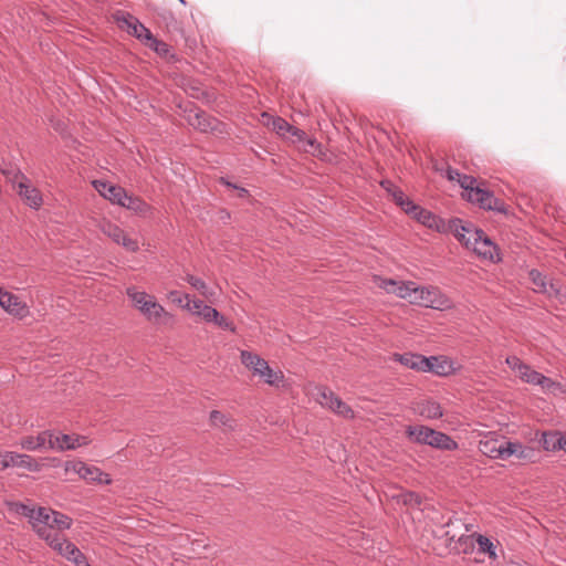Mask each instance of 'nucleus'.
Returning a JSON list of instances; mask_svg holds the SVG:
<instances>
[{
	"label": "nucleus",
	"instance_id": "obj_36",
	"mask_svg": "<svg viewBox=\"0 0 566 566\" xmlns=\"http://www.w3.org/2000/svg\"><path fill=\"white\" fill-rule=\"evenodd\" d=\"M476 543L479 545L480 552L488 554L490 558H493V559L496 558V552H495L496 546L493 544V542L489 537H486L482 534H478Z\"/></svg>",
	"mask_w": 566,
	"mask_h": 566
},
{
	"label": "nucleus",
	"instance_id": "obj_24",
	"mask_svg": "<svg viewBox=\"0 0 566 566\" xmlns=\"http://www.w3.org/2000/svg\"><path fill=\"white\" fill-rule=\"evenodd\" d=\"M241 363L252 371L253 376L259 374V370L263 369L268 365V361L249 350H241L240 353Z\"/></svg>",
	"mask_w": 566,
	"mask_h": 566
},
{
	"label": "nucleus",
	"instance_id": "obj_49",
	"mask_svg": "<svg viewBox=\"0 0 566 566\" xmlns=\"http://www.w3.org/2000/svg\"><path fill=\"white\" fill-rule=\"evenodd\" d=\"M218 310L214 307L207 305L202 308L201 312H198V316H200L206 323H212L213 318L218 315Z\"/></svg>",
	"mask_w": 566,
	"mask_h": 566
},
{
	"label": "nucleus",
	"instance_id": "obj_46",
	"mask_svg": "<svg viewBox=\"0 0 566 566\" xmlns=\"http://www.w3.org/2000/svg\"><path fill=\"white\" fill-rule=\"evenodd\" d=\"M505 361L518 376L523 370L527 369V364L523 363L517 356H509Z\"/></svg>",
	"mask_w": 566,
	"mask_h": 566
},
{
	"label": "nucleus",
	"instance_id": "obj_50",
	"mask_svg": "<svg viewBox=\"0 0 566 566\" xmlns=\"http://www.w3.org/2000/svg\"><path fill=\"white\" fill-rule=\"evenodd\" d=\"M289 135L294 138L293 143H302L306 138V133L295 126H292Z\"/></svg>",
	"mask_w": 566,
	"mask_h": 566
},
{
	"label": "nucleus",
	"instance_id": "obj_25",
	"mask_svg": "<svg viewBox=\"0 0 566 566\" xmlns=\"http://www.w3.org/2000/svg\"><path fill=\"white\" fill-rule=\"evenodd\" d=\"M265 384L272 387H284V374L280 369H273L268 364L263 367V369L259 370V374L256 375Z\"/></svg>",
	"mask_w": 566,
	"mask_h": 566
},
{
	"label": "nucleus",
	"instance_id": "obj_21",
	"mask_svg": "<svg viewBox=\"0 0 566 566\" xmlns=\"http://www.w3.org/2000/svg\"><path fill=\"white\" fill-rule=\"evenodd\" d=\"M512 455L520 460L533 462L536 451L534 448L524 446L520 442L506 441V459Z\"/></svg>",
	"mask_w": 566,
	"mask_h": 566
},
{
	"label": "nucleus",
	"instance_id": "obj_9",
	"mask_svg": "<svg viewBox=\"0 0 566 566\" xmlns=\"http://www.w3.org/2000/svg\"><path fill=\"white\" fill-rule=\"evenodd\" d=\"M379 286L387 293L407 300L410 304L417 289V284L412 281H395L391 279L381 280Z\"/></svg>",
	"mask_w": 566,
	"mask_h": 566
},
{
	"label": "nucleus",
	"instance_id": "obj_41",
	"mask_svg": "<svg viewBox=\"0 0 566 566\" xmlns=\"http://www.w3.org/2000/svg\"><path fill=\"white\" fill-rule=\"evenodd\" d=\"M292 126L287 120H285L282 117H275L272 119V128L273 130L282 136L285 137L287 134H290Z\"/></svg>",
	"mask_w": 566,
	"mask_h": 566
},
{
	"label": "nucleus",
	"instance_id": "obj_19",
	"mask_svg": "<svg viewBox=\"0 0 566 566\" xmlns=\"http://www.w3.org/2000/svg\"><path fill=\"white\" fill-rule=\"evenodd\" d=\"M188 123L196 129L203 133L216 130L219 124L216 118L207 115L205 112H196L193 114H189Z\"/></svg>",
	"mask_w": 566,
	"mask_h": 566
},
{
	"label": "nucleus",
	"instance_id": "obj_13",
	"mask_svg": "<svg viewBox=\"0 0 566 566\" xmlns=\"http://www.w3.org/2000/svg\"><path fill=\"white\" fill-rule=\"evenodd\" d=\"M408 214H411L413 218H416L420 223L423 226L434 229L438 232H444L446 231V221L432 212L419 207L416 205V209H412L409 211Z\"/></svg>",
	"mask_w": 566,
	"mask_h": 566
},
{
	"label": "nucleus",
	"instance_id": "obj_1",
	"mask_svg": "<svg viewBox=\"0 0 566 566\" xmlns=\"http://www.w3.org/2000/svg\"><path fill=\"white\" fill-rule=\"evenodd\" d=\"M72 518L67 515L48 507H38V514L32 524L36 534L48 544L59 536L62 531L69 530Z\"/></svg>",
	"mask_w": 566,
	"mask_h": 566
},
{
	"label": "nucleus",
	"instance_id": "obj_40",
	"mask_svg": "<svg viewBox=\"0 0 566 566\" xmlns=\"http://www.w3.org/2000/svg\"><path fill=\"white\" fill-rule=\"evenodd\" d=\"M186 303L182 305L191 315L198 316V312H201L206 306L205 302L199 298H191L189 294H185Z\"/></svg>",
	"mask_w": 566,
	"mask_h": 566
},
{
	"label": "nucleus",
	"instance_id": "obj_17",
	"mask_svg": "<svg viewBox=\"0 0 566 566\" xmlns=\"http://www.w3.org/2000/svg\"><path fill=\"white\" fill-rule=\"evenodd\" d=\"M149 322L153 323H163L166 318H171V314H169L161 304H159L156 298L153 296L139 311Z\"/></svg>",
	"mask_w": 566,
	"mask_h": 566
},
{
	"label": "nucleus",
	"instance_id": "obj_48",
	"mask_svg": "<svg viewBox=\"0 0 566 566\" xmlns=\"http://www.w3.org/2000/svg\"><path fill=\"white\" fill-rule=\"evenodd\" d=\"M118 244L129 252H137L139 249L137 240L129 238L126 233L123 234Z\"/></svg>",
	"mask_w": 566,
	"mask_h": 566
},
{
	"label": "nucleus",
	"instance_id": "obj_18",
	"mask_svg": "<svg viewBox=\"0 0 566 566\" xmlns=\"http://www.w3.org/2000/svg\"><path fill=\"white\" fill-rule=\"evenodd\" d=\"M479 450L491 459L506 460V441L492 439L480 441Z\"/></svg>",
	"mask_w": 566,
	"mask_h": 566
},
{
	"label": "nucleus",
	"instance_id": "obj_26",
	"mask_svg": "<svg viewBox=\"0 0 566 566\" xmlns=\"http://www.w3.org/2000/svg\"><path fill=\"white\" fill-rule=\"evenodd\" d=\"M10 467L23 468L31 472H38L41 465L29 454L11 452Z\"/></svg>",
	"mask_w": 566,
	"mask_h": 566
},
{
	"label": "nucleus",
	"instance_id": "obj_51",
	"mask_svg": "<svg viewBox=\"0 0 566 566\" xmlns=\"http://www.w3.org/2000/svg\"><path fill=\"white\" fill-rule=\"evenodd\" d=\"M461 172L458 169H454L450 166L444 170V177L450 181L459 182V178L461 177Z\"/></svg>",
	"mask_w": 566,
	"mask_h": 566
},
{
	"label": "nucleus",
	"instance_id": "obj_47",
	"mask_svg": "<svg viewBox=\"0 0 566 566\" xmlns=\"http://www.w3.org/2000/svg\"><path fill=\"white\" fill-rule=\"evenodd\" d=\"M212 323L222 329L230 331L231 333H235L237 331L235 325L228 321L220 312H218V315L213 318Z\"/></svg>",
	"mask_w": 566,
	"mask_h": 566
},
{
	"label": "nucleus",
	"instance_id": "obj_43",
	"mask_svg": "<svg viewBox=\"0 0 566 566\" xmlns=\"http://www.w3.org/2000/svg\"><path fill=\"white\" fill-rule=\"evenodd\" d=\"M542 375L527 365V369L523 370L518 377L527 384L537 386L541 382Z\"/></svg>",
	"mask_w": 566,
	"mask_h": 566
},
{
	"label": "nucleus",
	"instance_id": "obj_5",
	"mask_svg": "<svg viewBox=\"0 0 566 566\" xmlns=\"http://www.w3.org/2000/svg\"><path fill=\"white\" fill-rule=\"evenodd\" d=\"M463 198L471 203L478 205L481 209L506 213V205L504 201L500 200L492 191L481 186L476 188L474 192L463 195Z\"/></svg>",
	"mask_w": 566,
	"mask_h": 566
},
{
	"label": "nucleus",
	"instance_id": "obj_28",
	"mask_svg": "<svg viewBox=\"0 0 566 566\" xmlns=\"http://www.w3.org/2000/svg\"><path fill=\"white\" fill-rule=\"evenodd\" d=\"M430 431H432V429L426 426H408L406 429V434L409 439L417 443L428 444Z\"/></svg>",
	"mask_w": 566,
	"mask_h": 566
},
{
	"label": "nucleus",
	"instance_id": "obj_14",
	"mask_svg": "<svg viewBox=\"0 0 566 566\" xmlns=\"http://www.w3.org/2000/svg\"><path fill=\"white\" fill-rule=\"evenodd\" d=\"M93 186L101 196L109 200L112 203L119 206L122 200L125 199L126 190L119 186L112 185L104 180H94Z\"/></svg>",
	"mask_w": 566,
	"mask_h": 566
},
{
	"label": "nucleus",
	"instance_id": "obj_56",
	"mask_svg": "<svg viewBox=\"0 0 566 566\" xmlns=\"http://www.w3.org/2000/svg\"><path fill=\"white\" fill-rule=\"evenodd\" d=\"M302 143H305L311 148H314V147L318 146V144H317L315 138H311V137H307V136H306V138Z\"/></svg>",
	"mask_w": 566,
	"mask_h": 566
},
{
	"label": "nucleus",
	"instance_id": "obj_27",
	"mask_svg": "<svg viewBox=\"0 0 566 566\" xmlns=\"http://www.w3.org/2000/svg\"><path fill=\"white\" fill-rule=\"evenodd\" d=\"M120 207L132 210L138 214L146 216L150 211V206L138 197H134L125 192V199L122 200Z\"/></svg>",
	"mask_w": 566,
	"mask_h": 566
},
{
	"label": "nucleus",
	"instance_id": "obj_29",
	"mask_svg": "<svg viewBox=\"0 0 566 566\" xmlns=\"http://www.w3.org/2000/svg\"><path fill=\"white\" fill-rule=\"evenodd\" d=\"M419 413L427 419H439L443 416L440 403L436 401H424L419 407Z\"/></svg>",
	"mask_w": 566,
	"mask_h": 566
},
{
	"label": "nucleus",
	"instance_id": "obj_44",
	"mask_svg": "<svg viewBox=\"0 0 566 566\" xmlns=\"http://www.w3.org/2000/svg\"><path fill=\"white\" fill-rule=\"evenodd\" d=\"M129 18H135L133 14L125 11H117L114 14L115 21L118 23L120 28H125L127 31L130 30L133 22Z\"/></svg>",
	"mask_w": 566,
	"mask_h": 566
},
{
	"label": "nucleus",
	"instance_id": "obj_53",
	"mask_svg": "<svg viewBox=\"0 0 566 566\" xmlns=\"http://www.w3.org/2000/svg\"><path fill=\"white\" fill-rule=\"evenodd\" d=\"M169 298L174 302V303H177L179 305H185L186 303V300H185V294H180L178 291H171L169 292Z\"/></svg>",
	"mask_w": 566,
	"mask_h": 566
},
{
	"label": "nucleus",
	"instance_id": "obj_54",
	"mask_svg": "<svg viewBox=\"0 0 566 566\" xmlns=\"http://www.w3.org/2000/svg\"><path fill=\"white\" fill-rule=\"evenodd\" d=\"M380 185L390 195H392V191L395 190V188H397L395 184L390 180H382Z\"/></svg>",
	"mask_w": 566,
	"mask_h": 566
},
{
	"label": "nucleus",
	"instance_id": "obj_34",
	"mask_svg": "<svg viewBox=\"0 0 566 566\" xmlns=\"http://www.w3.org/2000/svg\"><path fill=\"white\" fill-rule=\"evenodd\" d=\"M185 280L193 287L196 289L198 292H200V294L210 300L211 297L214 296V292L209 289L207 286V284L205 283V281H202L200 277H197L195 275H191V274H187V276L185 277Z\"/></svg>",
	"mask_w": 566,
	"mask_h": 566
},
{
	"label": "nucleus",
	"instance_id": "obj_52",
	"mask_svg": "<svg viewBox=\"0 0 566 566\" xmlns=\"http://www.w3.org/2000/svg\"><path fill=\"white\" fill-rule=\"evenodd\" d=\"M11 451L0 452V471L10 468Z\"/></svg>",
	"mask_w": 566,
	"mask_h": 566
},
{
	"label": "nucleus",
	"instance_id": "obj_3",
	"mask_svg": "<svg viewBox=\"0 0 566 566\" xmlns=\"http://www.w3.org/2000/svg\"><path fill=\"white\" fill-rule=\"evenodd\" d=\"M465 247L484 260L501 261L497 245L481 229L472 231L471 237H468Z\"/></svg>",
	"mask_w": 566,
	"mask_h": 566
},
{
	"label": "nucleus",
	"instance_id": "obj_16",
	"mask_svg": "<svg viewBox=\"0 0 566 566\" xmlns=\"http://www.w3.org/2000/svg\"><path fill=\"white\" fill-rule=\"evenodd\" d=\"M392 360L401 364L402 366L410 368L412 370L423 373L424 367L427 366V357L421 354L416 353H395L392 355Z\"/></svg>",
	"mask_w": 566,
	"mask_h": 566
},
{
	"label": "nucleus",
	"instance_id": "obj_11",
	"mask_svg": "<svg viewBox=\"0 0 566 566\" xmlns=\"http://www.w3.org/2000/svg\"><path fill=\"white\" fill-rule=\"evenodd\" d=\"M53 443V433L49 430L40 432L38 436H27L20 439L19 446L27 451H38L43 449L51 450Z\"/></svg>",
	"mask_w": 566,
	"mask_h": 566
},
{
	"label": "nucleus",
	"instance_id": "obj_22",
	"mask_svg": "<svg viewBox=\"0 0 566 566\" xmlns=\"http://www.w3.org/2000/svg\"><path fill=\"white\" fill-rule=\"evenodd\" d=\"M530 279L534 284V290L537 293L547 294L549 296L556 295L558 293V289L547 280L545 275H543L537 270L530 271Z\"/></svg>",
	"mask_w": 566,
	"mask_h": 566
},
{
	"label": "nucleus",
	"instance_id": "obj_8",
	"mask_svg": "<svg viewBox=\"0 0 566 566\" xmlns=\"http://www.w3.org/2000/svg\"><path fill=\"white\" fill-rule=\"evenodd\" d=\"M0 306L17 318H24L30 314L29 306L17 295L0 287Z\"/></svg>",
	"mask_w": 566,
	"mask_h": 566
},
{
	"label": "nucleus",
	"instance_id": "obj_2",
	"mask_svg": "<svg viewBox=\"0 0 566 566\" xmlns=\"http://www.w3.org/2000/svg\"><path fill=\"white\" fill-rule=\"evenodd\" d=\"M411 304L438 311H444L452 306L450 298L439 287L431 285H417Z\"/></svg>",
	"mask_w": 566,
	"mask_h": 566
},
{
	"label": "nucleus",
	"instance_id": "obj_32",
	"mask_svg": "<svg viewBox=\"0 0 566 566\" xmlns=\"http://www.w3.org/2000/svg\"><path fill=\"white\" fill-rule=\"evenodd\" d=\"M133 22V25L130 30H128V33L136 36L140 41L147 43L150 38L153 36V33L149 29H147L137 18H129Z\"/></svg>",
	"mask_w": 566,
	"mask_h": 566
},
{
	"label": "nucleus",
	"instance_id": "obj_38",
	"mask_svg": "<svg viewBox=\"0 0 566 566\" xmlns=\"http://www.w3.org/2000/svg\"><path fill=\"white\" fill-rule=\"evenodd\" d=\"M11 506H12V510L15 513L28 517L29 522L31 524H33L34 518H35V516L38 514V509L31 507V506H29L27 504L19 503V502L18 503H12Z\"/></svg>",
	"mask_w": 566,
	"mask_h": 566
},
{
	"label": "nucleus",
	"instance_id": "obj_33",
	"mask_svg": "<svg viewBox=\"0 0 566 566\" xmlns=\"http://www.w3.org/2000/svg\"><path fill=\"white\" fill-rule=\"evenodd\" d=\"M101 231L112 239L115 243H119L120 238L125 233L123 229H120L117 224L112 223L111 221L103 220L99 223Z\"/></svg>",
	"mask_w": 566,
	"mask_h": 566
},
{
	"label": "nucleus",
	"instance_id": "obj_12",
	"mask_svg": "<svg viewBox=\"0 0 566 566\" xmlns=\"http://www.w3.org/2000/svg\"><path fill=\"white\" fill-rule=\"evenodd\" d=\"M88 438L80 434H53V443H51V450L64 451L74 450L78 447L88 444Z\"/></svg>",
	"mask_w": 566,
	"mask_h": 566
},
{
	"label": "nucleus",
	"instance_id": "obj_15",
	"mask_svg": "<svg viewBox=\"0 0 566 566\" xmlns=\"http://www.w3.org/2000/svg\"><path fill=\"white\" fill-rule=\"evenodd\" d=\"M446 231L451 232L454 237L465 245L468 237H471L472 231H476V227L471 222H464L459 218L446 221Z\"/></svg>",
	"mask_w": 566,
	"mask_h": 566
},
{
	"label": "nucleus",
	"instance_id": "obj_39",
	"mask_svg": "<svg viewBox=\"0 0 566 566\" xmlns=\"http://www.w3.org/2000/svg\"><path fill=\"white\" fill-rule=\"evenodd\" d=\"M458 184L464 190L463 195L474 192V190L481 186L480 184H478L476 178L464 174L461 175Z\"/></svg>",
	"mask_w": 566,
	"mask_h": 566
},
{
	"label": "nucleus",
	"instance_id": "obj_31",
	"mask_svg": "<svg viewBox=\"0 0 566 566\" xmlns=\"http://www.w3.org/2000/svg\"><path fill=\"white\" fill-rule=\"evenodd\" d=\"M562 439L563 434L558 432H543L541 443L546 451H557L560 448Z\"/></svg>",
	"mask_w": 566,
	"mask_h": 566
},
{
	"label": "nucleus",
	"instance_id": "obj_57",
	"mask_svg": "<svg viewBox=\"0 0 566 566\" xmlns=\"http://www.w3.org/2000/svg\"><path fill=\"white\" fill-rule=\"evenodd\" d=\"M559 450L566 451V436H563Z\"/></svg>",
	"mask_w": 566,
	"mask_h": 566
},
{
	"label": "nucleus",
	"instance_id": "obj_30",
	"mask_svg": "<svg viewBox=\"0 0 566 566\" xmlns=\"http://www.w3.org/2000/svg\"><path fill=\"white\" fill-rule=\"evenodd\" d=\"M126 294L138 311H142V308H144L147 302L153 297V295H149L144 291H138L135 286L127 287Z\"/></svg>",
	"mask_w": 566,
	"mask_h": 566
},
{
	"label": "nucleus",
	"instance_id": "obj_4",
	"mask_svg": "<svg viewBox=\"0 0 566 566\" xmlns=\"http://www.w3.org/2000/svg\"><path fill=\"white\" fill-rule=\"evenodd\" d=\"M316 400L322 407L329 409L342 418L353 419L355 417L354 410L326 387L317 389Z\"/></svg>",
	"mask_w": 566,
	"mask_h": 566
},
{
	"label": "nucleus",
	"instance_id": "obj_20",
	"mask_svg": "<svg viewBox=\"0 0 566 566\" xmlns=\"http://www.w3.org/2000/svg\"><path fill=\"white\" fill-rule=\"evenodd\" d=\"M19 196L25 201V203L33 209H39L43 202L40 191L28 185L25 181L18 184Z\"/></svg>",
	"mask_w": 566,
	"mask_h": 566
},
{
	"label": "nucleus",
	"instance_id": "obj_7",
	"mask_svg": "<svg viewBox=\"0 0 566 566\" xmlns=\"http://www.w3.org/2000/svg\"><path fill=\"white\" fill-rule=\"evenodd\" d=\"M65 470L66 472L72 471L78 474L80 478L88 482H98L101 484H109L112 482L107 473H104L98 468L88 465L82 461L66 462Z\"/></svg>",
	"mask_w": 566,
	"mask_h": 566
},
{
	"label": "nucleus",
	"instance_id": "obj_23",
	"mask_svg": "<svg viewBox=\"0 0 566 566\" xmlns=\"http://www.w3.org/2000/svg\"><path fill=\"white\" fill-rule=\"evenodd\" d=\"M429 434V442L427 446L448 451L458 449V443L450 436L433 429Z\"/></svg>",
	"mask_w": 566,
	"mask_h": 566
},
{
	"label": "nucleus",
	"instance_id": "obj_10",
	"mask_svg": "<svg viewBox=\"0 0 566 566\" xmlns=\"http://www.w3.org/2000/svg\"><path fill=\"white\" fill-rule=\"evenodd\" d=\"M426 365L423 373H432L441 377L452 375L457 370L453 360L443 355L427 357Z\"/></svg>",
	"mask_w": 566,
	"mask_h": 566
},
{
	"label": "nucleus",
	"instance_id": "obj_55",
	"mask_svg": "<svg viewBox=\"0 0 566 566\" xmlns=\"http://www.w3.org/2000/svg\"><path fill=\"white\" fill-rule=\"evenodd\" d=\"M405 502L420 504V496L416 493H408L405 496Z\"/></svg>",
	"mask_w": 566,
	"mask_h": 566
},
{
	"label": "nucleus",
	"instance_id": "obj_6",
	"mask_svg": "<svg viewBox=\"0 0 566 566\" xmlns=\"http://www.w3.org/2000/svg\"><path fill=\"white\" fill-rule=\"evenodd\" d=\"M49 545L76 566H91L84 554L73 543L67 541L62 533L53 538Z\"/></svg>",
	"mask_w": 566,
	"mask_h": 566
},
{
	"label": "nucleus",
	"instance_id": "obj_42",
	"mask_svg": "<svg viewBox=\"0 0 566 566\" xmlns=\"http://www.w3.org/2000/svg\"><path fill=\"white\" fill-rule=\"evenodd\" d=\"M541 386V388L545 392H555L556 390H559L560 392H565L562 384L554 381L553 379L542 375L541 382L537 385Z\"/></svg>",
	"mask_w": 566,
	"mask_h": 566
},
{
	"label": "nucleus",
	"instance_id": "obj_37",
	"mask_svg": "<svg viewBox=\"0 0 566 566\" xmlns=\"http://www.w3.org/2000/svg\"><path fill=\"white\" fill-rule=\"evenodd\" d=\"M391 196L395 202L400 206L406 213H409L410 210L416 209V205L409 198H407L399 188H395Z\"/></svg>",
	"mask_w": 566,
	"mask_h": 566
},
{
	"label": "nucleus",
	"instance_id": "obj_58",
	"mask_svg": "<svg viewBox=\"0 0 566 566\" xmlns=\"http://www.w3.org/2000/svg\"><path fill=\"white\" fill-rule=\"evenodd\" d=\"M180 3L186 4V0H178Z\"/></svg>",
	"mask_w": 566,
	"mask_h": 566
},
{
	"label": "nucleus",
	"instance_id": "obj_45",
	"mask_svg": "<svg viewBox=\"0 0 566 566\" xmlns=\"http://www.w3.org/2000/svg\"><path fill=\"white\" fill-rule=\"evenodd\" d=\"M150 49L156 51L160 55H165L169 51V46L167 43L158 40L154 35L150 38V40L146 43Z\"/></svg>",
	"mask_w": 566,
	"mask_h": 566
},
{
	"label": "nucleus",
	"instance_id": "obj_35",
	"mask_svg": "<svg viewBox=\"0 0 566 566\" xmlns=\"http://www.w3.org/2000/svg\"><path fill=\"white\" fill-rule=\"evenodd\" d=\"M210 421L216 427H224L227 429L234 428L233 419L229 418L227 415L218 410H213L210 412Z\"/></svg>",
	"mask_w": 566,
	"mask_h": 566
}]
</instances>
